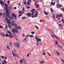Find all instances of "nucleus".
Here are the masks:
<instances>
[{"label":"nucleus","instance_id":"f257e3e1","mask_svg":"<svg viewBox=\"0 0 64 64\" xmlns=\"http://www.w3.org/2000/svg\"><path fill=\"white\" fill-rule=\"evenodd\" d=\"M5 6H6V7L5 8V10H7V11H6V14L7 15H8V17L9 18H10V16L9 15V14H10V10H9V9H8V8L9 6L8 5H7V4H5Z\"/></svg>","mask_w":64,"mask_h":64},{"label":"nucleus","instance_id":"f03ea898","mask_svg":"<svg viewBox=\"0 0 64 64\" xmlns=\"http://www.w3.org/2000/svg\"><path fill=\"white\" fill-rule=\"evenodd\" d=\"M35 38H36V40H37L36 41L37 42V43H36V45H37V46H39V42H38L41 41V40L40 39L38 38L37 36H36Z\"/></svg>","mask_w":64,"mask_h":64},{"label":"nucleus","instance_id":"7ed1b4c3","mask_svg":"<svg viewBox=\"0 0 64 64\" xmlns=\"http://www.w3.org/2000/svg\"><path fill=\"white\" fill-rule=\"evenodd\" d=\"M16 43L17 44V45H16V44L14 43V45H15V46L18 48H20V44H19V43H18V42H16Z\"/></svg>","mask_w":64,"mask_h":64},{"label":"nucleus","instance_id":"20e7f679","mask_svg":"<svg viewBox=\"0 0 64 64\" xmlns=\"http://www.w3.org/2000/svg\"><path fill=\"white\" fill-rule=\"evenodd\" d=\"M6 21H7L8 24H10V23H11V22H12L11 20H9L7 18H6Z\"/></svg>","mask_w":64,"mask_h":64},{"label":"nucleus","instance_id":"39448f33","mask_svg":"<svg viewBox=\"0 0 64 64\" xmlns=\"http://www.w3.org/2000/svg\"><path fill=\"white\" fill-rule=\"evenodd\" d=\"M12 31L14 33H15V32L16 33H18V31L16 29L14 30V29H12Z\"/></svg>","mask_w":64,"mask_h":64},{"label":"nucleus","instance_id":"423d86ee","mask_svg":"<svg viewBox=\"0 0 64 64\" xmlns=\"http://www.w3.org/2000/svg\"><path fill=\"white\" fill-rule=\"evenodd\" d=\"M36 3H37L36 2H35V7L36 8H39V4H38L37 5V4H36Z\"/></svg>","mask_w":64,"mask_h":64},{"label":"nucleus","instance_id":"0eeeda50","mask_svg":"<svg viewBox=\"0 0 64 64\" xmlns=\"http://www.w3.org/2000/svg\"><path fill=\"white\" fill-rule=\"evenodd\" d=\"M12 16L14 17V19H16V18H17V16H16L15 15V13H12Z\"/></svg>","mask_w":64,"mask_h":64},{"label":"nucleus","instance_id":"6e6552de","mask_svg":"<svg viewBox=\"0 0 64 64\" xmlns=\"http://www.w3.org/2000/svg\"><path fill=\"white\" fill-rule=\"evenodd\" d=\"M0 3L2 6V5H4V3L3 1H1V0H0Z\"/></svg>","mask_w":64,"mask_h":64},{"label":"nucleus","instance_id":"1a4fd4ad","mask_svg":"<svg viewBox=\"0 0 64 64\" xmlns=\"http://www.w3.org/2000/svg\"><path fill=\"white\" fill-rule=\"evenodd\" d=\"M26 15L28 16V17H31V14L30 13H28L26 14Z\"/></svg>","mask_w":64,"mask_h":64},{"label":"nucleus","instance_id":"9d476101","mask_svg":"<svg viewBox=\"0 0 64 64\" xmlns=\"http://www.w3.org/2000/svg\"><path fill=\"white\" fill-rule=\"evenodd\" d=\"M38 13L37 12H36V14L34 15V16H32V18H34V17H37V15H38Z\"/></svg>","mask_w":64,"mask_h":64},{"label":"nucleus","instance_id":"9b49d317","mask_svg":"<svg viewBox=\"0 0 64 64\" xmlns=\"http://www.w3.org/2000/svg\"><path fill=\"white\" fill-rule=\"evenodd\" d=\"M14 26H15V28L16 29V30H18V28H17V24H14Z\"/></svg>","mask_w":64,"mask_h":64},{"label":"nucleus","instance_id":"f8f14e48","mask_svg":"<svg viewBox=\"0 0 64 64\" xmlns=\"http://www.w3.org/2000/svg\"><path fill=\"white\" fill-rule=\"evenodd\" d=\"M12 42H9V45L11 47H13V46L12 45Z\"/></svg>","mask_w":64,"mask_h":64},{"label":"nucleus","instance_id":"ddd939ff","mask_svg":"<svg viewBox=\"0 0 64 64\" xmlns=\"http://www.w3.org/2000/svg\"><path fill=\"white\" fill-rule=\"evenodd\" d=\"M8 24V28H9V29H11V26H10V25L11 24V23H10V24Z\"/></svg>","mask_w":64,"mask_h":64},{"label":"nucleus","instance_id":"4468645a","mask_svg":"<svg viewBox=\"0 0 64 64\" xmlns=\"http://www.w3.org/2000/svg\"><path fill=\"white\" fill-rule=\"evenodd\" d=\"M22 60L24 61V63H27V60H26L24 59V58H23Z\"/></svg>","mask_w":64,"mask_h":64},{"label":"nucleus","instance_id":"2eb2a0df","mask_svg":"<svg viewBox=\"0 0 64 64\" xmlns=\"http://www.w3.org/2000/svg\"><path fill=\"white\" fill-rule=\"evenodd\" d=\"M12 54L14 56V57H16V55L14 54V53L13 52H12Z\"/></svg>","mask_w":64,"mask_h":64},{"label":"nucleus","instance_id":"dca6fc26","mask_svg":"<svg viewBox=\"0 0 64 64\" xmlns=\"http://www.w3.org/2000/svg\"><path fill=\"white\" fill-rule=\"evenodd\" d=\"M45 62L44 61H42L40 62V64H43V63H44Z\"/></svg>","mask_w":64,"mask_h":64},{"label":"nucleus","instance_id":"f3484780","mask_svg":"<svg viewBox=\"0 0 64 64\" xmlns=\"http://www.w3.org/2000/svg\"><path fill=\"white\" fill-rule=\"evenodd\" d=\"M12 34L8 35V37H9L10 38H12Z\"/></svg>","mask_w":64,"mask_h":64},{"label":"nucleus","instance_id":"a211bd4d","mask_svg":"<svg viewBox=\"0 0 64 64\" xmlns=\"http://www.w3.org/2000/svg\"><path fill=\"white\" fill-rule=\"evenodd\" d=\"M35 10H36V9H33L32 10H31V11L32 12H34V11H35Z\"/></svg>","mask_w":64,"mask_h":64},{"label":"nucleus","instance_id":"6ab92c4d","mask_svg":"<svg viewBox=\"0 0 64 64\" xmlns=\"http://www.w3.org/2000/svg\"><path fill=\"white\" fill-rule=\"evenodd\" d=\"M29 37L30 38H34V36L33 35H30L29 36Z\"/></svg>","mask_w":64,"mask_h":64},{"label":"nucleus","instance_id":"aec40b11","mask_svg":"<svg viewBox=\"0 0 64 64\" xmlns=\"http://www.w3.org/2000/svg\"><path fill=\"white\" fill-rule=\"evenodd\" d=\"M51 5H54L55 4V2H54L53 3L52 2L51 3Z\"/></svg>","mask_w":64,"mask_h":64},{"label":"nucleus","instance_id":"412c9836","mask_svg":"<svg viewBox=\"0 0 64 64\" xmlns=\"http://www.w3.org/2000/svg\"><path fill=\"white\" fill-rule=\"evenodd\" d=\"M55 14H53V18L55 19Z\"/></svg>","mask_w":64,"mask_h":64},{"label":"nucleus","instance_id":"4be33fe9","mask_svg":"<svg viewBox=\"0 0 64 64\" xmlns=\"http://www.w3.org/2000/svg\"><path fill=\"white\" fill-rule=\"evenodd\" d=\"M14 22H15L12 21V26H14Z\"/></svg>","mask_w":64,"mask_h":64},{"label":"nucleus","instance_id":"5701e85b","mask_svg":"<svg viewBox=\"0 0 64 64\" xmlns=\"http://www.w3.org/2000/svg\"><path fill=\"white\" fill-rule=\"evenodd\" d=\"M23 62V60H21L20 61V63H22Z\"/></svg>","mask_w":64,"mask_h":64},{"label":"nucleus","instance_id":"b1692460","mask_svg":"<svg viewBox=\"0 0 64 64\" xmlns=\"http://www.w3.org/2000/svg\"><path fill=\"white\" fill-rule=\"evenodd\" d=\"M50 11L51 12H53L54 11H53V9H52V8H50Z\"/></svg>","mask_w":64,"mask_h":64},{"label":"nucleus","instance_id":"393cba45","mask_svg":"<svg viewBox=\"0 0 64 64\" xmlns=\"http://www.w3.org/2000/svg\"><path fill=\"white\" fill-rule=\"evenodd\" d=\"M47 53L48 54V55L49 56H50V53H49V52H47Z\"/></svg>","mask_w":64,"mask_h":64},{"label":"nucleus","instance_id":"a878e982","mask_svg":"<svg viewBox=\"0 0 64 64\" xmlns=\"http://www.w3.org/2000/svg\"><path fill=\"white\" fill-rule=\"evenodd\" d=\"M6 37H9V35L8 34H6L5 35Z\"/></svg>","mask_w":64,"mask_h":64},{"label":"nucleus","instance_id":"bb28decb","mask_svg":"<svg viewBox=\"0 0 64 64\" xmlns=\"http://www.w3.org/2000/svg\"><path fill=\"white\" fill-rule=\"evenodd\" d=\"M26 17H24L22 18V19H23V20H25V19H26Z\"/></svg>","mask_w":64,"mask_h":64},{"label":"nucleus","instance_id":"cd10ccee","mask_svg":"<svg viewBox=\"0 0 64 64\" xmlns=\"http://www.w3.org/2000/svg\"><path fill=\"white\" fill-rule=\"evenodd\" d=\"M4 63H6V64H7V62L6 61V60H4Z\"/></svg>","mask_w":64,"mask_h":64},{"label":"nucleus","instance_id":"c85d7f7f","mask_svg":"<svg viewBox=\"0 0 64 64\" xmlns=\"http://www.w3.org/2000/svg\"><path fill=\"white\" fill-rule=\"evenodd\" d=\"M18 29H20V30H21V28L20 26H18Z\"/></svg>","mask_w":64,"mask_h":64},{"label":"nucleus","instance_id":"c756f323","mask_svg":"<svg viewBox=\"0 0 64 64\" xmlns=\"http://www.w3.org/2000/svg\"><path fill=\"white\" fill-rule=\"evenodd\" d=\"M8 32L9 34H11V32H10L9 31H8Z\"/></svg>","mask_w":64,"mask_h":64},{"label":"nucleus","instance_id":"7c9ffc66","mask_svg":"<svg viewBox=\"0 0 64 64\" xmlns=\"http://www.w3.org/2000/svg\"><path fill=\"white\" fill-rule=\"evenodd\" d=\"M31 33H32V34H35V32H31Z\"/></svg>","mask_w":64,"mask_h":64},{"label":"nucleus","instance_id":"2f4dec72","mask_svg":"<svg viewBox=\"0 0 64 64\" xmlns=\"http://www.w3.org/2000/svg\"><path fill=\"white\" fill-rule=\"evenodd\" d=\"M18 5L19 6H21L20 2L19 3V4H18Z\"/></svg>","mask_w":64,"mask_h":64},{"label":"nucleus","instance_id":"473e14b6","mask_svg":"<svg viewBox=\"0 0 64 64\" xmlns=\"http://www.w3.org/2000/svg\"><path fill=\"white\" fill-rule=\"evenodd\" d=\"M42 54L43 55H44V56H45L46 54H45V52H44Z\"/></svg>","mask_w":64,"mask_h":64},{"label":"nucleus","instance_id":"72a5a7b5","mask_svg":"<svg viewBox=\"0 0 64 64\" xmlns=\"http://www.w3.org/2000/svg\"><path fill=\"white\" fill-rule=\"evenodd\" d=\"M35 27H36V29H38V30H39V28H38V26H35Z\"/></svg>","mask_w":64,"mask_h":64},{"label":"nucleus","instance_id":"f704fd0d","mask_svg":"<svg viewBox=\"0 0 64 64\" xmlns=\"http://www.w3.org/2000/svg\"><path fill=\"white\" fill-rule=\"evenodd\" d=\"M59 17H62V14H61L60 15Z\"/></svg>","mask_w":64,"mask_h":64},{"label":"nucleus","instance_id":"c9c22d12","mask_svg":"<svg viewBox=\"0 0 64 64\" xmlns=\"http://www.w3.org/2000/svg\"><path fill=\"white\" fill-rule=\"evenodd\" d=\"M54 36L56 38V39H58V40H59V38H57V36H56V35H54Z\"/></svg>","mask_w":64,"mask_h":64},{"label":"nucleus","instance_id":"e433bc0d","mask_svg":"<svg viewBox=\"0 0 64 64\" xmlns=\"http://www.w3.org/2000/svg\"><path fill=\"white\" fill-rule=\"evenodd\" d=\"M54 36L56 38V39H58V40H59V38H57V36H56V35H54Z\"/></svg>","mask_w":64,"mask_h":64},{"label":"nucleus","instance_id":"4c0bfd02","mask_svg":"<svg viewBox=\"0 0 64 64\" xmlns=\"http://www.w3.org/2000/svg\"><path fill=\"white\" fill-rule=\"evenodd\" d=\"M54 36L56 38V39H58V40H59V38H57V36H56V35H54Z\"/></svg>","mask_w":64,"mask_h":64},{"label":"nucleus","instance_id":"58836bf2","mask_svg":"<svg viewBox=\"0 0 64 64\" xmlns=\"http://www.w3.org/2000/svg\"><path fill=\"white\" fill-rule=\"evenodd\" d=\"M5 26H6V29H8V26H7V25H6Z\"/></svg>","mask_w":64,"mask_h":64},{"label":"nucleus","instance_id":"ea45409f","mask_svg":"<svg viewBox=\"0 0 64 64\" xmlns=\"http://www.w3.org/2000/svg\"><path fill=\"white\" fill-rule=\"evenodd\" d=\"M28 5H30V2L29 1H28Z\"/></svg>","mask_w":64,"mask_h":64},{"label":"nucleus","instance_id":"a19ab883","mask_svg":"<svg viewBox=\"0 0 64 64\" xmlns=\"http://www.w3.org/2000/svg\"><path fill=\"white\" fill-rule=\"evenodd\" d=\"M44 20H40V22L41 23V22H44Z\"/></svg>","mask_w":64,"mask_h":64},{"label":"nucleus","instance_id":"79ce46f5","mask_svg":"<svg viewBox=\"0 0 64 64\" xmlns=\"http://www.w3.org/2000/svg\"><path fill=\"white\" fill-rule=\"evenodd\" d=\"M44 14H46V15H48V13H47V12H46H46H44Z\"/></svg>","mask_w":64,"mask_h":64},{"label":"nucleus","instance_id":"37998d69","mask_svg":"<svg viewBox=\"0 0 64 64\" xmlns=\"http://www.w3.org/2000/svg\"><path fill=\"white\" fill-rule=\"evenodd\" d=\"M0 28L1 29H3V26H0Z\"/></svg>","mask_w":64,"mask_h":64},{"label":"nucleus","instance_id":"c03bdc74","mask_svg":"<svg viewBox=\"0 0 64 64\" xmlns=\"http://www.w3.org/2000/svg\"><path fill=\"white\" fill-rule=\"evenodd\" d=\"M62 22L63 23H64V19H63L62 18Z\"/></svg>","mask_w":64,"mask_h":64},{"label":"nucleus","instance_id":"a18cd8bd","mask_svg":"<svg viewBox=\"0 0 64 64\" xmlns=\"http://www.w3.org/2000/svg\"><path fill=\"white\" fill-rule=\"evenodd\" d=\"M29 36V35H28L26 36V38H28Z\"/></svg>","mask_w":64,"mask_h":64},{"label":"nucleus","instance_id":"49530a36","mask_svg":"<svg viewBox=\"0 0 64 64\" xmlns=\"http://www.w3.org/2000/svg\"><path fill=\"white\" fill-rule=\"evenodd\" d=\"M22 14H21L20 15H18V17H21V16H22Z\"/></svg>","mask_w":64,"mask_h":64},{"label":"nucleus","instance_id":"de8ad7c7","mask_svg":"<svg viewBox=\"0 0 64 64\" xmlns=\"http://www.w3.org/2000/svg\"><path fill=\"white\" fill-rule=\"evenodd\" d=\"M10 19H12V20H13V18H11L10 17L9 18Z\"/></svg>","mask_w":64,"mask_h":64},{"label":"nucleus","instance_id":"09e8293b","mask_svg":"<svg viewBox=\"0 0 64 64\" xmlns=\"http://www.w3.org/2000/svg\"><path fill=\"white\" fill-rule=\"evenodd\" d=\"M7 48L8 49V50H10V48H9V46H7Z\"/></svg>","mask_w":64,"mask_h":64},{"label":"nucleus","instance_id":"8fccbe9b","mask_svg":"<svg viewBox=\"0 0 64 64\" xmlns=\"http://www.w3.org/2000/svg\"><path fill=\"white\" fill-rule=\"evenodd\" d=\"M52 36V37L54 38L55 37H54V36L53 35H51V34H50Z\"/></svg>","mask_w":64,"mask_h":64},{"label":"nucleus","instance_id":"3c124183","mask_svg":"<svg viewBox=\"0 0 64 64\" xmlns=\"http://www.w3.org/2000/svg\"><path fill=\"white\" fill-rule=\"evenodd\" d=\"M0 57L2 58V59H4V56H2Z\"/></svg>","mask_w":64,"mask_h":64},{"label":"nucleus","instance_id":"603ef678","mask_svg":"<svg viewBox=\"0 0 64 64\" xmlns=\"http://www.w3.org/2000/svg\"><path fill=\"white\" fill-rule=\"evenodd\" d=\"M24 13V12H20V13Z\"/></svg>","mask_w":64,"mask_h":64},{"label":"nucleus","instance_id":"864d4df0","mask_svg":"<svg viewBox=\"0 0 64 64\" xmlns=\"http://www.w3.org/2000/svg\"><path fill=\"white\" fill-rule=\"evenodd\" d=\"M56 45H58V43H57V41H56Z\"/></svg>","mask_w":64,"mask_h":64},{"label":"nucleus","instance_id":"5fc2aeb1","mask_svg":"<svg viewBox=\"0 0 64 64\" xmlns=\"http://www.w3.org/2000/svg\"><path fill=\"white\" fill-rule=\"evenodd\" d=\"M46 18H48V19H49V17L48 16H46Z\"/></svg>","mask_w":64,"mask_h":64},{"label":"nucleus","instance_id":"6e6d98bb","mask_svg":"<svg viewBox=\"0 0 64 64\" xmlns=\"http://www.w3.org/2000/svg\"><path fill=\"white\" fill-rule=\"evenodd\" d=\"M10 2V1L9 0H8V2L7 3L8 4H9V2Z\"/></svg>","mask_w":64,"mask_h":64},{"label":"nucleus","instance_id":"4d7b16f0","mask_svg":"<svg viewBox=\"0 0 64 64\" xmlns=\"http://www.w3.org/2000/svg\"><path fill=\"white\" fill-rule=\"evenodd\" d=\"M26 2H24V5H26Z\"/></svg>","mask_w":64,"mask_h":64},{"label":"nucleus","instance_id":"13d9d810","mask_svg":"<svg viewBox=\"0 0 64 64\" xmlns=\"http://www.w3.org/2000/svg\"><path fill=\"white\" fill-rule=\"evenodd\" d=\"M59 5L60 6V7H62V5H60V4H59Z\"/></svg>","mask_w":64,"mask_h":64},{"label":"nucleus","instance_id":"bf43d9fd","mask_svg":"<svg viewBox=\"0 0 64 64\" xmlns=\"http://www.w3.org/2000/svg\"><path fill=\"white\" fill-rule=\"evenodd\" d=\"M2 35L3 36H4V37L5 36V35L4 34H3Z\"/></svg>","mask_w":64,"mask_h":64},{"label":"nucleus","instance_id":"052dcab7","mask_svg":"<svg viewBox=\"0 0 64 64\" xmlns=\"http://www.w3.org/2000/svg\"><path fill=\"white\" fill-rule=\"evenodd\" d=\"M58 46L60 48H61V46H60V45H59V44H58Z\"/></svg>","mask_w":64,"mask_h":64},{"label":"nucleus","instance_id":"680f3d73","mask_svg":"<svg viewBox=\"0 0 64 64\" xmlns=\"http://www.w3.org/2000/svg\"><path fill=\"white\" fill-rule=\"evenodd\" d=\"M24 10H25V8H24L22 10V11H24Z\"/></svg>","mask_w":64,"mask_h":64},{"label":"nucleus","instance_id":"e2e57ef3","mask_svg":"<svg viewBox=\"0 0 64 64\" xmlns=\"http://www.w3.org/2000/svg\"><path fill=\"white\" fill-rule=\"evenodd\" d=\"M2 15V13H0V16H1Z\"/></svg>","mask_w":64,"mask_h":64},{"label":"nucleus","instance_id":"0e129e2a","mask_svg":"<svg viewBox=\"0 0 64 64\" xmlns=\"http://www.w3.org/2000/svg\"><path fill=\"white\" fill-rule=\"evenodd\" d=\"M56 16H57V17H59L60 15L59 14H57Z\"/></svg>","mask_w":64,"mask_h":64},{"label":"nucleus","instance_id":"69168bd1","mask_svg":"<svg viewBox=\"0 0 64 64\" xmlns=\"http://www.w3.org/2000/svg\"><path fill=\"white\" fill-rule=\"evenodd\" d=\"M22 36H23V37H24V36H25V35L24 34H22Z\"/></svg>","mask_w":64,"mask_h":64},{"label":"nucleus","instance_id":"338daca9","mask_svg":"<svg viewBox=\"0 0 64 64\" xmlns=\"http://www.w3.org/2000/svg\"><path fill=\"white\" fill-rule=\"evenodd\" d=\"M33 14H34V12H33L32 13V14H31V16H32V15H33Z\"/></svg>","mask_w":64,"mask_h":64},{"label":"nucleus","instance_id":"774afa93","mask_svg":"<svg viewBox=\"0 0 64 64\" xmlns=\"http://www.w3.org/2000/svg\"><path fill=\"white\" fill-rule=\"evenodd\" d=\"M62 61L64 63V61L63 60H62Z\"/></svg>","mask_w":64,"mask_h":64}]
</instances>
